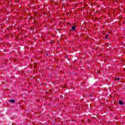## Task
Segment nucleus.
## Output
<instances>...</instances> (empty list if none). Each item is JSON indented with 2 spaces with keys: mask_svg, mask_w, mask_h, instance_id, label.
Masks as SVG:
<instances>
[{
  "mask_svg": "<svg viewBox=\"0 0 125 125\" xmlns=\"http://www.w3.org/2000/svg\"><path fill=\"white\" fill-rule=\"evenodd\" d=\"M119 104L120 105H124V102H123L122 101H119Z\"/></svg>",
  "mask_w": 125,
  "mask_h": 125,
  "instance_id": "nucleus-1",
  "label": "nucleus"
},
{
  "mask_svg": "<svg viewBox=\"0 0 125 125\" xmlns=\"http://www.w3.org/2000/svg\"><path fill=\"white\" fill-rule=\"evenodd\" d=\"M9 102H11V103H14L15 102V100H10Z\"/></svg>",
  "mask_w": 125,
  "mask_h": 125,
  "instance_id": "nucleus-2",
  "label": "nucleus"
},
{
  "mask_svg": "<svg viewBox=\"0 0 125 125\" xmlns=\"http://www.w3.org/2000/svg\"><path fill=\"white\" fill-rule=\"evenodd\" d=\"M71 29H72V31H75V30H76V27H75V26H73L71 27Z\"/></svg>",
  "mask_w": 125,
  "mask_h": 125,
  "instance_id": "nucleus-3",
  "label": "nucleus"
},
{
  "mask_svg": "<svg viewBox=\"0 0 125 125\" xmlns=\"http://www.w3.org/2000/svg\"><path fill=\"white\" fill-rule=\"evenodd\" d=\"M115 80H116V81H119V80H120V78H119V77H118V78L116 77V78H115Z\"/></svg>",
  "mask_w": 125,
  "mask_h": 125,
  "instance_id": "nucleus-4",
  "label": "nucleus"
},
{
  "mask_svg": "<svg viewBox=\"0 0 125 125\" xmlns=\"http://www.w3.org/2000/svg\"><path fill=\"white\" fill-rule=\"evenodd\" d=\"M107 37H108V34L106 35L105 36V39H107Z\"/></svg>",
  "mask_w": 125,
  "mask_h": 125,
  "instance_id": "nucleus-5",
  "label": "nucleus"
},
{
  "mask_svg": "<svg viewBox=\"0 0 125 125\" xmlns=\"http://www.w3.org/2000/svg\"><path fill=\"white\" fill-rule=\"evenodd\" d=\"M91 96L92 97V95H91Z\"/></svg>",
  "mask_w": 125,
  "mask_h": 125,
  "instance_id": "nucleus-6",
  "label": "nucleus"
}]
</instances>
